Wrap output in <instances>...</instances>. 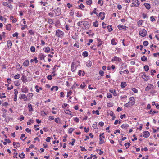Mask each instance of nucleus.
<instances>
[{
  "instance_id": "obj_1",
  "label": "nucleus",
  "mask_w": 159,
  "mask_h": 159,
  "mask_svg": "<svg viewBox=\"0 0 159 159\" xmlns=\"http://www.w3.org/2000/svg\"><path fill=\"white\" fill-rule=\"evenodd\" d=\"M64 33L59 29H57L56 31V35L58 37L62 38L63 37Z\"/></svg>"
},
{
  "instance_id": "obj_2",
  "label": "nucleus",
  "mask_w": 159,
  "mask_h": 159,
  "mask_svg": "<svg viewBox=\"0 0 159 159\" xmlns=\"http://www.w3.org/2000/svg\"><path fill=\"white\" fill-rule=\"evenodd\" d=\"M132 5H131V7H138L139 5V2L138 0H132Z\"/></svg>"
},
{
  "instance_id": "obj_3",
  "label": "nucleus",
  "mask_w": 159,
  "mask_h": 159,
  "mask_svg": "<svg viewBox=\"0 0 159 159\" xmlns=\"http://www.w3.org/2000/svg\"><path fill=\"white\" fill-rule=\"evenodd\" d=\"M139 34L143 37H144L146 35L147 31L143 29L139 31Z\"/></svg>"
},
{
  "instance_id": "obj_4",
  "label": "nucleus",
  "mask_w": 159,
  "mask_h": 159,
  "mask_svg": "<svg viewBox=\"0 0 159 159\" xmlns=\"http://www.w3.org/2000/svg\"><path fill=\"white\" fill-rule=\"evenodd\" d=\"M54 12L56 14V16H58L60 15L61 13V9L59 7H57L56 9H55Z\"/></svg>"
},
{
  "instance_id": "obj_5",
  "label": "nucleus",
  "mask_w": 159,
  "mask_h": 159,
  "mask_svg": "<svg viewBox=\"0 0 159 159\" xmlns=\"http://www.w3.org/2000/svg\"><path fill=\"white\" fill-rule=\"evenodd\" d=\"M154 89V86L152 84H150L148 85L147 87L145 88V90L148 91L150 89Z\"/></svg>"
},
{
  "instance_id": "obj_6",
  "label": "nucleus",
  "mask_w": 159,
  "mask_h": 159,
  "mask_svg": "<svg viewBox=\"0 0 159 159\" xmlns=\"http://www.w3.org/2000/svg\"><path fill=\"white\" fill-rule=\"evenodd\" d=\"M121 61V59L119 57L115 56L111 59L112 61H118V62H120Z\"/></svg>"
},
{
  "instance_id": "obj_7",
  "label": "nucleus",
  "mask_w": 159,
  "mask_h": 159,
  "mask_svg": "<svg viewBox=\"0 0 159 159\" xmlns=\"http://www.w3.org/2000/svg\"><path fill=\"white\" fill-rule=\"evenodd\" d=\"M143 135L145 138H147L149 136L150 133L148 131H145L143 133Z\"/></svg>"
},
{
  "instance_id": "obj_8",
  "label": "nucleus",
  "mask_w": 159,
  "mask_h": 159,
  "mask_svg": "<svg viewBox=\"0 0 159 159\" xmlns=\"http://www.w3.org/2000/svg\"><path fill=\"white\" fill-rule=\"evenodd\" d=\"M129 102H130L131 106L134 105L135 103L134 98L133 97H130L129 99Z\"/></svg>"
},
{
  "instance_id": "obj_9",
  "label": "nucleus",
  "mask_w": 159,
  "mask_h": 159,
  "mask_svg": "<svg viewBox=\"0 0 159 159\" xmlns=\"http://www.w3.org/2000/svg\"><path fill=\"white\" fill-rule=\"evenodd\" d=\"M2 4L4 6H7L8 7L11 9L12 8V5L11 4H9L7 2H3Z\"/></svg>"
},
{
  "instance_id": "obj_10",
  "label": "nucleus",
  "mask_w": 159,
  "mask_h": 159,
  "mask_svg": "<svg viewBox=\"0 0 159 159\" xmlns=\"http://www.w3.org/2000/svg\"><path fill=\"white\" fill-rule=\"evenodd\" d=\"M118 28L120 30H122V29L124 30H126V26H123L121 25H119L118 26Z\"/></svg>"
},
{
  "instance_id": "obj_11",
  "label": "nucleus",
  "mask_w": 159,
  "mask_h": 159,
  "mask_svg": "<svg viewBox=\"0 0 159 159\" xmlns=\"http://www.w3.org/2000/svg\"><path fill=\"white\" fill-rule=\"evenodd\" d=\"M75 64L74 62H72L71 64V70L73 72H74L76 70V67L75 66Z\"/></svg>"
},
{
  "instance_id": "obj_12",
  "label": "nucleus",
  "mask_w": 159,
  "mask_h": 159,
  "mask_svg": "<svg viewBox=\"0 0 159 159\" xmlns=\"http://www.w3.org/2000/svg\"><path fill=\"white\" fill-rule=\"evenodd\" d=\"M109 91L111 93H113V95L114 96H116L117 95V94L116 92V90L115 89H111L109 90Z\"/></svg>"
},
{
  "instance_id": "obj_13",
  "label": "nucleus",
  "mask_w": 159,
  "mask_h": 159,
  "mask_svg": "<svg viewBox=\"0 0 159 159\" xmlns=\"http://www.w3.org/2000/svg\"><path fill=\"white\" fill-rule=\"evenodd\" d=\"M14 94H15V97L14 98V101H16L17 100V97L18 94V91L17 89L14 90Z\"/></svg>"
},
{
  "instance_id": "obj_14",
  "label": "nucleus",
  "mask_w": 159,
  "mask_h": 159,
  "mask_svg": "<svg viewBox=\"0 0 159 159\" xmlns=\"http://www.w3.org/2000/svg\"><path fill=\"white\" fill-rule=\"evenodd\" d=\"M105 13L104 12H100L99 14V17H100L101 19L103 20L105 18Z\"/></svg>"
},
{
  "instance_id": "obj_15",
  "label": "nucleus",
  "mask_w": 159,
  "mask_h": 159,
  "mask_svg": "<svg viewBox=\"0 0 159 159\" xmlns=\"http://www.w3.org/2000/svg\"><path fill=\"white\" fill-rule=\"evenodd\" d=\"M7 45L8 48H11L12 45V43L10 40H8L7 42Z\"/></svg>"
},
{
  "instance_id": "obj_16",
  "label": "nucleus",
  "mask_w": 159,
  "mask_h": 159,
  "mask_svg": "<svg viewBox=\"0 0 159 159\" xmlns=\"http://www.w3.org/2000/svg\"><path fill=\"white\" fill-rule=\"evenodd\" d=\"M141 77L142 78L144 79V81H148L149 80V77L148 76H146L145 75L143 74V75Z\"/></svg>"
},
{
  "instance_id": "obj_17",
  "label": "nucleus",
  "mask_w": 159,
  "mask_h": 159,
  "mask_svg": "<svg viewBox=\"0 0 159 159\" xmlns=\"http://www.w3.org/2000/svg\"><path fill=\"white\" fill-rule=\"evenodd\" d=\"M22 92L23 93H26L28 92V89L25 87H23L21 89Z\"/></svg>"
},
{
  "instance_id": "obj_18",
  "label": "nucleus",
  "mask_w": 159,
  "mask_h": 159,
  "mask_svg": "<svg viewBox=\"0 0 159 159\" xmlns=\"http://www.w3.org/2000/svg\"><path fill=\"white\" fill-rule=\"evenodd\" d=\"M129 126V125L125 123V124H122L121 125V127L122 128H124L125 129H127L128 127Z\"/></svg>"
},
{
  "instance_id": "obj_19",
  "label": "nucleus",
  "mask_w": 159,
  "mask_h": 159,
  "mask_svg": "<svg viewBox=\"0 0 159 159\" xmlns=\"http://www.w3.org/2000/svg\"><path fill=\"white\" fill-rule=\"evenodd\" d=\"M43 50L45 52L48 53L50 50V48L49 47H47L44 48Z\"/></svg>"
},
{
  "instance_id": "obj_20",
  "label": "nucleus",
  "mask_w": 159,
  "mask_h": 159,
  "mask_svg": "<svg viewBox=\"0 0 159 159\" xmlns=\"http://www.w3.org/2000/svg\"><path fill=\"white\" fill-rule=\"evenodd\" d=\"M144 5L146 7V9H147L148 10H149L150 8V7H151L150 5L148 3H145L144 4Z\"/></svg>"
},
{
  "instance_id": "obj_21",
  "label": "nucleus",
  "mask_w": 159,
  "mask_h": 159,
  "mask_svg": "<svg viewBox=\"0 0 159 159\" xmlns=\"http://www.w3.org/2000/svg\"><path fill=\"white\" fill-rule=\"evenodd\" d=\"M29 64V61L28 60H26L23 63V65L25 66H27Z\"/></svg>"
},
{
  "instance_id": "obj_22",
  "label": "nucleus",
  "mask_w": 159,
  "mask_h": 159,
  "mask_svg": "<svg viewBox=\"0 0 159 159\" xmlns=\"http://www.w3.org/2000/svg\"><path fill=\"white\" fill-rule=\"evenodd\" d=\"M28 108H29V111L30 112H31L33 111V108H32V105L30 103L28 104Z\"/></svg>"
},
{
  "instance_id": "obj_23",
  "label": "nucleus",
  "mask_w": 159,
  "mask_h": 159,
  "mask_svg": "<svg viewBox=\"0 0 159 159\" xmlns=\"http://www.w3.org/2000/svg\"><path fill=\"white\" fill-rule=\"evenodd\" d=\"M11 24H8L6 25V29L7 30L10 31L11 30Z\"/></svg>"
},
{
  "instance_id": "obj_24",
  "label": "nucleus",
  "mask_w": 159,
  "mask_h": 159,
  "mask_svg": "<svg viewBox=\"0 0 159 159\" xmlns=\"http://www.w3.org/2000/svg\"><path fill=\"white\" fill-rule=\"evenodd\" d=\"M39 57L41 60H44L45 56L42 53H41L39 55Z\"/></svg>"
},
{
  "instance_id": "obj_25",
  "label": "nucleus",
  "mask_w": 159,
  "mask_h": 159,
  "mask_svg": "<svg viewBox=\"0 0 159 159\" xmlns=\"http://www.w3.org/2000/svg\"><path fill=\"white\" fill-rule=\"evenodd\" d=\"M92 65V63L90 61H88V62L86 64V66L89 67H91Z\"/></svg>"
},
{
  "instance_id": "obj_26",
  "label": "nucleus",
  "mask_w": 159,
  "mask_h": 159,
  "mask_svg": "<svg viewBox=\"0 0 159 159\" xmlns=\"http://www.w3.org/2000/svg\"><path fill=\"white\" fill-rule=\"evenodd\" d=\"M21 79L23 82H25L27 81V80L26 78V76H25L23 75Z\"/></svg>"
},
{
  "instance_id": "obj_27",
  "label": "nucleus",
  "mask_w": 159,
  "mask_h": 159,
  "mask_svg": "<svg viewBox=\"0 0 159 159\" xmlns=\"http://www.w3.org/2000/svg\"><path fill=\"white\" fill-rule=\"evenodd\" d=\"M141 60L142 61H147V58L144 56H143L141 58Z\"/></svg>"
},
{
  "instance_id": "obj_28",
  "label": "nucleus",
  "mask_w": 159,
  "mask_h": 159,
  "mask_svg": "<svg viewBox=\"0 0 159 159\" xmlns=\"http://www.w3.org/2000/svg\"><path fill=\"white\" fill-rule=\"evenodd\" d=\"M111 26L112 25H111L110 26L109 25L107 26V29H108V31L109 32H111L113 30V29L111 27Z\"/></svg>"
},
{
  "instance_id": "obj_29",
  "label": "nucleus",
  "mask_w": 159,
  "mask_h": 159,
  "mask_svg": "<svg viewBox=\"0 0 159 159\" xmlns=\"http://www.w3.org/2000/svg\"><path fill=\"white\" fill-rule=\"evenodd\" d=\"M144 68L146 71H148L149 70V67L148 65H145L144 66Z\"/></svg>"
},
{
  "instance_id": "obj_30",
  "label": "nucleus",
  "mask_w": 159,
  "mask_h": 159,
  "mask_svg": "<svg viewBox=\"0 0 159 159\" xmlns=\"http://www.w3.org/2000/svg\"><path fill=\"white\" fill-rule=\"evenodd\" d=\"M48 22L50 24H52L53 22V20L52 19L49 18L48 20Z\"/></svg>"
},
{
  "instance_id": "obj_31",
  "label": "nucleus",
  "mask_w": 159,
  "mask_h": 159,
  "mask_svg": "<svg viewBox=\"0 0 159 159\" xmlns=\"http://www.w3.org/2000/svg\"><path fill=\"white\" fill-rule=\"evenodd\" d=\"M124 145L126 147V149H127L131 145L130 143H126Z\"/></svg>"
},
{
  "instance_id": "obj_32",
  "label": "nucleus",
  "mask_w": 159,
  "mask_h": 159,
  "mask_svg": "<svg viewBox=\"0 0 159 159\" xmlns=\"http://www.w3.org/2000/svg\"><path fill=\"white\" fill-rule=\"evenodd\" d=\"M21 98H22L25 99L24 100H27V96L25 94H22L21 95Z\"/></svg>"
},
{
  "instance_id": "obj_33",
  "label": "nucleus",
  "mask_w": 159,
  "mask_h": 159,
  "mask_svg": "<svg viewBox=\"0 0 159 159\" xmlns=\"http://www.w3.org/2000/svg\"><path fill=\"white\" fill-rule=\"evenodd\" d=\"M6 96H5L4 93H0V98H6Z\"/></svg>"
},
{
  "instance_id": "obj_34",
  "label": "nucleus",
  "mask_w": 159,
  "mask_h": 159,
  "mask_svg": "<svg viewBox=\"0 0 159 159\" xmlns=\"http://www.w3.org/2000/svg\"><path fill=\"white\" fill-rule=\"evenodd\" d=\"M25 137V135L24 134H21V136L20 137V138L21 140H23V141H25V140L26 138H25L24 139H22V138Z\"/></svg>"
},
{
  "instance_id": "obj_35",
  "label": "nucleus",
  "mask_w": 159,
  "mask_h": 159,
  "mask_svg": "<svg viewBox=\"0 0 159 159\" xmlns=\"http://www.w3.org/2000/svg\"><path fill=\"white\" fill-rule=\"evenodd\" d=\"M19 156L21 158H23L25 157V155L23 153H22L21 154H20Z\"/></svg>"
},
{
  "instance_id": "obj_36",
  "label": "nucleus",
  "mask_w": 159,
  "mask_h": 159,
  "mask_svg": "<svg viewBox=\"0 0 159 159\" xmlns=\"http://www.w3.org/2000/svg\"><path fill=\"white\" fill-rule=\"evenodd\" d=\"M72 142L71 143H69V144L70 145L71 144L73 146L74 145V143L75 142V139L73 138L72 139Z\"/></svg>"
},
{
  "instance_id": "obj_37",
  "label": "nucleus",
  "mask_w": 159,
  "mask_h": 159,
  "mask_svg": "<svg viewBox=\"0 0 159 159\" xmlns=\"http://www.w3.org/2000/svg\"><path fill=\"white\" fill-rule=\"evenodd\" d=\"M20 77V75L19 74H17L14 76V78L15 79H18Z\"/></svg>"
},
{
  "instance_id": "obj_38",
  "label": "nucleus",
  "mask_w": 159,
  "mask_h": 159,
  "mask_svg": "<svg viewBox=\"0 0 159 159\" xmlns=\"http://www.w3.org/2000/svg\"><path fill=\"white\" fill-rule=\"evenodd\" d=\"M111 43L113 45H116L117 43L115 42L114 39H112L111 41Z\"/></svg>"
},
{
  "instance_id": "obj_39",
  "label": "nucleus",
  "mask_w": 159,
  "mask_h": 159,
  "mask_svg": "<svg viewBox=\"0 0 159 159\" xmlns=\"http://www.w3.org/2000/svg\"><path fill=\"white\" fill-rule=\"evenodd\" d=\"M121 87L122 88H124L126 86L125 82H122L121 83Z\"/></svg>"
},
{
  "instance_id": "obj_40",
  "label": "nucleus",
  "mask_w": 159,
  "mask_h": 159,
  "mask_svg": "<svg viewBox=\"0 0 159 159\" xmlns=\"http://www.w3.org/2000/svg\"><path fill=\"white\" fill-rule=\"evenodd\" d=\"M35 47L33 46H32L30 48V50L31 51L33 52H34L35 51Z\"/></svg>"
},
{
  "instance_id": "obj_41",
  "label": "nucleus",
  "mask_w": 159,
  "mask_h": 159,
  "mask_svg": "<svg viewBox=\"0 0 159 159\" xmlns=\"http://www.w3.org/2000/svg\"><path fill=\"white\" fill-rule=\"evenodd\" d=\"M92 113L93 114L96 113L97 115H99L100 114L98 110H96V111L93 110L92 111Z\"/></svg>"
},
{
  "instance_id": "obj_42",
  "label": "nucleus",
  "mask_w": 159,
  "mask_h": 159,
  "mask_svg": "<svg viewBox=\"0 0 159 159\" xmlns=\"http://www.w3.org/2000/svg\"><path fill=\"white\" fill-rule=\"evenodd\" d=\"M98 4H100L101 6H102L103 4V1L101 0H98Z\"/></svg>"
},
{
  "instance_id": "obj_43",
  "label": "nucleus",
  "mask_w": 159,
  "mask_h": 159,
  "mask_svg": "<svg viewBox=\"0 0 159 159\" xmlns=\"http://www.w3.org/2000/svg\"><path fill=\"white\" fill-rule=\"evenodd\" d=\"M82 55L84 57H86L88 56V53L87 51H84L83 52Z\"/></svg>"
},
{
  "instance_id": "obj_44",
  "label": "nucleus",
  "mask_w": 159,
  "mask_h": 159,
  "mask_svg": "<svg viewBox=\"0 0 159 159\" xmlns=\"http://www.w3.org/2000/svg\"><path fill=\"white\" fill-rule=\"evenodd\" d=\"M55 121L57 123H59L60 121L59 118H57L55 119Z\"/></svg>"
},
{
  "instance_id": "obj_45",
  "label": "nucleus",
  "mask_w": 159,
  "mask_h": 159,
  "mask_svg": "<svg viewBox=\"0 0 159 159\" xmlns=\"http://www.w3.org/2000/svg\"><path fill=\"white\" fill-rule=\"evenodd\" d=\"M83 24L85 27H86V26H87L89 25L88 22L87 21H83Z\"/></svg>"
},
{
  "instance_id": "obj_46",
  "label": "nucleus",
  "mask_w": 159,
  "mask_h": 159,
  "mask_svg": "<svg viewBox=\"0 0 159 159\" xmlns=\"http://www.w3.org/2000/svg\"><path fill=\"white\" fill-rule=\"evenodd\" d=\"M121 68H122L121 70L122 69L125 68L127 67V65H126V64L125 63H123L121 65Z\"/></svg>"
},
{
  "instance_id": "obj_47",
  "label": "nucleus",
  "mask_w": 159,
  "mask_h": 159,
  "mask_svg": "<svg viewBox=\"0 0 159 159\" xmlns=\"http://www.w3.org/2000/svg\"><path fill=\"white\" fill-rule=\"evenodd\" d=\"M65 113H66V114H70V115H71L72 114H71V111H69V110H66L65 111Z\"/></svg>"
},
{
  "instance_id": "obj_48",
  "label": "nucleus",
  "mask_w": 159,
  "mask_h": 159,
  "mask_svg": "<svg viewBox=\"0 0 159 159\" xmlns=\"http://www.w3.org/2000/svg\"><path fill=\"white\" fill-rule=\"evenodd\" d=\"M40 3H41V5H42L43 6H46L48 4V3L47 2H43L42 1L40 2Z\"/></svg>"
},
{
  "instance_id": "obj_49",
  "label": "nucleus",
  "mask_w": 159,
  "mask_h": 159,
  "mask_svg": "<svg viewBox=\"0 0 159 159\" xmlns=\"http://www.w3.org/2000/svg\"><path fill=\"white\" fill-rule=\"evenodd\" d=\"M86 2L87 5H90L92 3V1L91 0L87 1Z\"/></svg>"
},
{
  "instance_id": "obj_50",
  "label": "nucleus",
  "mask_w": 159,
  "mask_h": 159,
  "mask_svg": "<svg viewBox=\"0 0 159 159\" xmlns=\"http://www.w3.org/2000/svg\"><path fill=\"white\" fill-rule=\"evenodd\" d=\"M74 129L72 128H70L69 129L68 133L70 134H71L74 131Z\"/></svg>"
},
{
  "instance_id": "obj_51",
  "label": "nucleus",
  "mask_w": 159,
  "mask_h": 159,
  "mask_svg": "<svg viewBox=\"0 0 159 159\" xmlns=\"http://www.w3.org/2000/svg\"><path fill=\"white\" fill-rule=\"evenodd\" d=\"M98 21H96L94 22L93 23V25L95 27H98Z\"/></svg>"
},
{
  "instance_id": "obj_52",
  "label": "nucleus",
  "mask_w": 159,
  "mask_h": 159,
  "mask_svg": "<svg viewBox=\"0 0 159 159\" xmlns=\"http://www.w3.org/2000/svg\"><path fill=\"white\" fill-rule=\"evenodd\" d=\"M84 131L86 132L87 133L88 132L89 130V127L87 128H86V127H84Z\"/></svg>"
},
{
  "instance_id": "obj_53",
  "label": "nucleus",
  "mask_w": 159,
  "mask_h": 159,
  "mask_svg": "<svg viewBox=\"0 0 159 159\" xmlns=\"http://www.w3.org/2000/svg\"><path fill=\"white\" fill-rule=\"evenodd\" d=\"M96 8H94V10H93V11L90 13V14L91 15H93V13L95 14H97V12L96 11Z\"/></svg>"
},
{
  "instance_id": "obj_54",
  "label": "nucleus",
  "mask_w": 159,
  "mask_h": 159,
  "mask_svg": "<svg viewBox=\"0 0 159 159\" xmlns=\"http://www.w3.org/2000/svg\"><path fill=\"white\" fill-rule=\"evenodd\" d=\"M107 97L108 98H110L112 97V95L110 94V93H107Z\"/></svg>"
},
{
  "instance_id": "obj_55",
  "label": "nucleus",
  "mask_w": 159,
  "mask_h": 159,
  "mask_svg": "<svg viewBox=\"0 0 159 159\" xmlns=\"http://www.w3.org/2000/svg\"><path fill=\"white\" fill-rule=\"evenodd\" d=\"M148 44V42L147 41H144L143 42V44L144 46H146Z\"/></svg>"
},
{
  "instance_id": "obj_56",
  "label": "nucleus",
  "mask_w": 159,
  "mask_h": 159,
  "mask_svg": "<svg viewBox=\"0 0 159 159\" xmlns=\"http://www.w3.org/2000/svg\"><path fill=\"white\" fill-rule=\"evenodd\" d=\"M16 146H15L14 147L15 148H17V147H20V144L19 142H16Z\"/></svg>"
},
{
  "instance_id": "obj_57",
  "label": "nucleus",
  "mask_w": 159,
  "mask_h": 159,
  "mask_svg": "<svg viewBox=\"0 0 159 159\" xmlns=\"http://www.w3.org/2000/svg\"><path fill=\"white\" fill-rule=\"evenodd\" d=\"M28 97L29 98V99H30L32 98L33 96V94L32 93H30L28 94Z\"/></svg>"
},
{
  "instance_id": "obj_58",
  "label": "nucleus",
  "mask_w": 159,
  "mask_h": 159,
  "mask_svg": "<svg viewBox=\"0 0 159 159\" xmlns=\"http://www.w3.org/2000/svg\"><path fill=\"white\" fill-rule=\"evenodd\" d=\"M99 139H100V141L99 142V144H102L103 143V140L102 139V137H100V138H99Z\"/></svg>"
},
{
  "instance_id": "obj_59",
  "label": "nucleus",
  "mask_w": 159,
  "mask_h": 159,
  "mask_svg": "<svg viewBox=\"0 0 159 159\" xmlns=\"http://www.w3.org/2000/svg\"><path fill=\"white\" fill-rule=\"evenodd\" d=\"M137 24H138V25L139 26L141 25L142 24V21L141 20H140L138 21L137 22Z\"/></svg>"
},
{
  "instance_id": "obj_60",
  "label": "nucleus",
  "mask_w": 159,
  "mask_h": 159,
  "mask_svg": "<svg viewBox=\"0 0 159 159\" xmlns=\"http://www.w3.org/2000/svg\"><path fill=\"white\" fill-rule=\"evenodd\" d=\"M99 73L102 76H103L104 72L103 71L100 70L99 71Z\"/></svg>"
},
{
  "instance_id": "obj_61",
  "label": "nucleus",
  "mask_w": 159,
  "mask_h": 159,
  "mask_svg": "<svg viewBox=\"0 0 159 159\" xmlns=\"http://www.w3.org/2000/svg\"><path fill=\"white\" fill-rule=\"evenodd\" d=\"M18 33L17 32H15V33L13 34L12 36L14 37H18Z\"/></svg>"
},
{
  "instance_id": "obj_62",
  "label": "nucleus",
  "mask_w": 159,
  "mask_h": 159,
  "mask_svg": "<svg viewBox=\"0 0 159 159\" xmlns=\"http://www.w3.org/2000/svg\"><path fill=\"white\" fill-rule=\"evenodd\" d=\"M132 91L135 93H138V90L135 88H133L132 89Z\"/></svg>"
},
{
  "instance_id": "obj_63",
  "label": "nucleus",
  "mask_w": 159,
  "mask_h": 159,
  "mask_svg": "<svg viewBox=\"0 0 159 159\" xmlns=\"http://www.w3.org/2000/svg\"><path fill=\"white\" fill-rule=\"evenodd\" d=\"M79 8H80L81 9H82V8H84L85 7V6L84 5H83L82 4H81L79 6Z\"/></svg>"
},
{
  "instance_id": "obj_64",
  "label": "nucleus",
  "mask_w": 159,
  "mask_h": 159,
  "mask_svg": "<svg viewBox=\"0 0 159 159\" xmlns=\"http://www.w3.org/2000/svg\"><path fill=\"white\" fill-rule=\"evenodd\" d=\"M29 33L31 35H33L34 34V31L31 30H30L29 31Z\"/></svg>"
}]
</instances>
